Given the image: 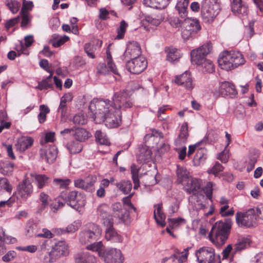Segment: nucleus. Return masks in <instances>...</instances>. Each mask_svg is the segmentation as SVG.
Returning a JSON list of instances; mask_svg holds the SVG:
<instances>
[{"mask_svg": "<svg viewBox=\"0 0 263 263\" xmlns=\"http://www.w3.org/2000/svg\"><path fill=\"white\" fill-rule=\"evenodd\" d=\"M40 112L38 115L37 118L40 123H44L46 120V115L50 111L48 107L45 105H41L40 106Z\"/></svg>", "mask_w": 263, "mask_h": 263, "instance_id": "nucleus-48", "label": "nucleus"}, {"mask_svg": "<svg viewBox=\"0 0 263 263\" xmlns=\"http://www.w3.org/2000/svg\"><path fill=\"white\" fill-rule=\"evenodd\" d=\"M129 216L128 211L126 209H123L119 212L117 213L114 217L119 218L121 221L125 222L128 220Z\"/></svg>", "mask_w": 263, "mask_h": 263, "instance_id": "nucleus-54", "label": "nucleus"}, {"mask_svg": "<svg viewBox=\"0 0 263 263\" xmlns=\"http://www.w3.org/2000/svg\"><path fill=\"white\" fill-rule=\"evenodd\" d=\"M182 26L185 28L182 31V36L187 39L192 35L194 31L197 29V20L196 18H187L182 22Z\"/></svg>", "mask_w": 263, "mask_h": 263, "instance_id": "nucleus-18", "label": "nucleus"}, {"mask_svg": "<svg viewBox=\"0 0 263 263\" xmlns=\"http://www.w3.org/2000/svg\"><path fill=\"white\" fill-rule=\"evenodd\" d=\"M50 197L44 192H41L39 195V200L41 202V204L39 206V211L42 212L46 208H47L49 204V201Z\"/></svg>", "mask_w": 263, "mask_h": 263, "instance_id": "nucleus-43", "label": "nucleus"}, {"mask_svg": "<svg viewBox=\"0 0 263 263\" xmlns=\"http://www.w3.org/2000/svg\"><path fill=\"white\" fill-rule=\"evenodd\" d=\"M30 176L32 178L33 182L39 189H42L47 185L50 181L49 177L45 174L31 173Z\"/></svg>", "mask_w": 263, "mask_h": 263, "instance_id": "nucleus-23", "label": "nucleus"}, {"mask_svg": "<svg viewBox=\"0 0 263 263\" xmlns=\"http://www.w3.org/2000/svg\"><path fill=\"white\" fill-rule=\"evenodd\" d=\"M115 185L124 194H129L132 189V183L129 180H122L116 183Z\"/></svg>", "mask_w": 263, "mask_h": 263, "instance_id": "nucleus-31", "label": "nucleus"}, {"mask_svg": "<svg viewBox=\"0 0 263 263\" xmlns=\"http://www.w3.org/2000/svg\"><path fill=\"white\" fill-rule=\"evenodd\" d=\"M71 183L69 179L55 178L53 180V184L61 189H66Z\"/></svg>", "mask_w": 263, "mask_h": 263, "instance_id": "nucleus-49", "label": "nucleus"}, {"mask_svg": "<svg viewBox=\"0 0 263 263\" xmlns=\"http://www.w3.org/2000/svg\"><path fill=\"white\" fill-rule=\"evenodd\" d=\"M219 11L218 0H204L201 8V15L205 22H212Z\"/></svg>", "mask_w": 263, "mask_h": 263, "instance_id": "nucleus-7", "label": "nucleus"}, {"mask_svg": "<svg viewBox=\"0 0 263 263\" xmlns=\"http://www.w3.org/2000/svg\"><path fill=\"white\" fill-rule=\"evenodd\" d=\"M175 254L172 255L171 257L175 258L178 260L179 263H183L187 260V253H184L180 255V253L178 250L176 251Z\"/></svg>", "mask_w": 263, "mask_h": 263, "instance_id": "nucleus-58", "label": "nucleus"}, {"mask_svg": "<svg viewBox=\"0 0 263 263\" xmlns=\"http://www.w3.org/2000/svg\"><path fill=\"white\" fill-rule=\"evenodd\" d=\"M14 166V163L11 162L6 161L3 162V165L0 168V173L4 175L9 176L12 174Z\"/></svg>", "mask_w": 263, "mask_h": 263, "instance_id": "nucleus-39", "label": "nucleus"}, {"mask_svg": "<svg viewBox=\"0 0 263 263\" xmlns=\"http://www.w3.org/2000/svg\"><path fill=\"white\" fill-rule=\"evenodd\" d=\"M53 72H51L49 76L46 79L42 80L39 83L36 88L42 90L43 89H47L53 87V83L52 81V74Z\"/></svg>", "mask_w": 263, "mask_h": 263, "instance_id": "nucleus-40", "label": "nucleus"}, {"mask_svg": "<svg viewBox=\"0 0 263 263\" xmlns=\"http://www.w3.org/2000/svg\"><path fill=\"white\" fill-rule=\"evenodd\" d=\"M104 226L106 227L105 237L108 241L112 242H121L122 237L119 235L114 228V222L106 220L104 222Z\"/></svg>", "mask_w": 263, "mask_h": 263, "instance_id": "nucleus-15", "label": "nucleus"}, {"mask_svg": "<svg viewBox=\"0 0 263 263\" xmlns=\"http://www.w3.org/2000/svg\"><path fill=\"white\" fill-rule=\"evenodd\" d=\"M102 257L105 263H123V255L120 250L116 248H107L104 250Z\"/></svg>", "mask_w": 263, "mask_h": 263, "instance_id": "nucleus-11", "label": "nucleus"}, {"mask_svg": "<svg viewBox=\"0 0 263 263\" xmlns=\"http://www.w3.org/2000/svg\"><path fill=\"white\" fill-rule=\"evenodd\" d=\"M89 108L93 112L96 123L105 122V125L110 128L118 127L121 124V110L116 109L108 100L93 99Z\"/></svg>", "mask_w": 263, "mask_h": 263, "instance_id": "nucleus-1", "label": "nucleus"}, {"mask_svg": "<svg viewBox=\"0 0 263 263\" xmlns=\"http://www.w3.org/2000/svg\"><path fill=\"white\" fill-rule=\"evenodd\" d=\"M231 10L234 13L247 14V8L242 5V0H233Z\"/></svg>", "mask_w": 263, "mask_h": 263, "instance_id": "nucleus-33", "label": "nucleus"}, {"mask_svg": "<svg viewBox=\"0 0 263 263\" xmlns=\"http://www.w3.org/2000/svg\"><path fill=\"white\" fill-rule=\"evenodd\" d=\"M69 40V37L67 35L60 36L58 35L54 34L51 40V43L54 47H59L64 44Z\"/></svg>", "mask_w": 263, "mask_h": 263, "instance_id": "nucleus-41", "label": "nucleus"}, {"mask_svg": "<svg viewBox=\"0 0 263 263\" xmlns=\"http://www.w3.org/2000/svg\"><path fill=\"white\" fill-rule=\"evenodd\" d=\"M102 233L100 227L95 223L88 224L85 229L79 234L80 242L82 244H87L98 240Z\"/></svg>", "mask_w": 263, "mask_h": 263, "instance_id": "nucleus-5", "label": "nucleus"}, {"mask_svg": "<svg viewBox=\"0 0 263 263\" xmlns=\"http://www.w3.org/2000/svg\"><path fill=\"white\" fill-rule=\"evenodd\" d=\"M198 211L201 215L208 216L213 213L214 209L212 205H210L208 203H200L198 204Z\"/></svg>", "mask_w": 263, "mask_h": 263, "instance_id": "nucleus-37", "label": "nucleus"}, {"mask_svg": "<svg viewBox=\"0 0 263 263\" xmlns=\"http://www.w3.org/2000/svg\"><path fill=\"white\" fill-rule=\"evenodd\" d=\"M198 71L203 74L212 73L215 71V66L211 60L198 58Z\"/></svg>", "mask_w": 263, "mask_h": 263, "instance_id": "nucleus-20", "label": "nucleus"}, {"mask_svg": "<svg viewBox=\"0 0 263 263\" xmlns=\"http://www.w3.org/2000/svg\"><path fill=\"white\" fill-rule=\"evenodd\" d=\"M189 136L187 126L186 123L183 124L181 126L180 134L176 140V145H180L185 143Z\"/></svg>", "mask_w": 263, "mask_h": 263, "instance_id": "nucleus-32", "label": "nucleus"}, {"mask_svg": "<svg viewBox=\"0 0 263 263\" xmlns=\"http://www.w3.org/2000/svg\"><path fill=\"white\" fill-rule=\"evenodd\" d=\"M198 263H215L214 249L203 247L198 250Z\"/></svg>", "mask_w": 263, "mask_h": 263, "instance_id": "nucleus-16", "label": "nucleus"}, {"mask_svg": "<svg viewBox=\"0 0 263 263\" xmlns=\"http://www.w3.org/2000/svg\"><path fill=\"white\" fill-rule=\"evenodd\" d=\"M22 15V22L21 26L22 27H26L30 23L32 16L29 12L21 13Z\"/></svg>", "mask_w": 263, "mask_h": 263, "instance_id": "nucleus-55", "label": "nucleus"}, {"mask_svg": "<svg viewBox=\"0 0 263 263\" xmlns=\"http://www.w3.org/2000/svg\"><path fill=\"white\" fill-rule=\"evenodd\" d=\"M12 186L10 184L8 180L6 178H0V190H4L7 192L12 191Z\"/></svg>", "mask_w": 263, "mask_h": 263, "instance_id": "nucleus-53", "label": "nucleus"}, {"mask_svg": "<svg viewBox=\"0 0 263 263\" xmlns=\"http://www.w3.org/2000/svg\"><path fill=\"white\" fill-rule=\"evenodd\" d=\"M154 207L156 208L154 211V218L158 224L164 227L165 225V216L162 212V204L161 203L155 204Z\"/></svg>", "mask_w": 263, "mask_h": 263, "instance_id": "nucleus-30", "label": "nucleus"}, {"mask_svg": "<svg viewBox=\"0 0 263 263\" xmlns=\"http://www.w3.org/2000/svg\"><path fill=\"white\" fill-rule=\"evenodd\" d=\"M175 82L177 85H182L187 89H191L193 87L191 74L187 71L180 76H176Z\"/></svg>", "mask_w": 263, "mask_h": 263, "instance_id": "nucleus-24", "label": "nucleus"}, {"mask_svg": "<svg viewBox=\"0 0 263 263\" xmlns=\"http://www.w3.org/2000/svg\"><path fill=\"white\" fill-rule=\"evenodd\" d=\"M246 60L243 55L236 51H224L219 55V66L226 71L231 70L243 65Z\"/></svg>", "mask_w": 263, "mask_h": 263, "instance_id": "nucleus-3", "label": "nucleus"}, {"mask_svg": "<svg viewBox=\"0 0 263 263\" xmlns=\"http://www.w3.org/2000/svg\"><path fill=\"white\" fill-rule=\"evenodd\" d=\"M141 50L140 46L138 43L135 41L129 42L127 44L123 57L125 60L141 57Z\"/></svg>", "mask_w": 263, "mask_h": 263, "instance_id": "nucleus-17", "label": "nucleus"}, {"mask_svg": "<svg viewBox=\"0 0 263 263\" xmlns=\"http://www.w3.org/2000/svg\"><path fill=\"white\" fill-rule=\"evenodd\" d=\"M237 91L233 83L228 81H224L220 83L219 91H215L214 92V96L215 97L221 96L234 98L237 96Z\"/></svg>", "mask_w": 263, "mask_h": 263, "instance_id": "nucleus-13", "label": "nucleus"}, {"mask_svg": "<svg viewBox=\"0 0 263 263\" xmlns=\"http://www.w3.org/2000/svg\"><path fill=\"white\" fill-rule=\"evenodd\" d=\"M95 137L96 142L100 144L105 145H109L110 144V141L108 137L101 130H97L96 132Z\"/></svg>", "mask_w": 263, "mask_h": 263, "instance_id": "nucleus-34", "label": "nucleus"}, {"mask_svg": "<svg viewBox=\"0 0 263 263\" xmlns=\"http://www.w3.org/2000/svg\"><path fill=\"white\" fill-rule=\"evenodd\" d=\"M97 181V177L89 175L84 179H78L74 180V184L76 187L81 189L89 192L95 191L94 184Z\"/></svg>", "mask_w": 263, "mask_h": 263, "instance_id": "nucleus-14", "label": "nucleus"}, {"mask_svg": "<svg viewBox=\"0 0 263 263\" xmlns=\"http://www.w3.org/2000/svg\"><path fill=\"white\" fill-rule=\"evenodd\" d=\"M206 195V200L212 202L213 183L211 182H207L206 185L202 189Z\"/></svg>", "mask_w": 263, "mask_h": 263, "instance_id": "nucleus-50", "label": "nucleus"}, {"mask_svg": "<svg viewBox=\"0 0 263 263\" xmlns=\"http://www.w3.org/2000/svg\"><path fill=\"white\" fill-rule=\"evenodd\" d=\"M207 158V151L205 149L198 148V162L203 163Z\"/></svg>", "mask_w": 263, "mask_h": 263, "instance_id": "nucleus-61", "label": "nucleus"}, {"mask_svg": "<svg viewBox=\"0 0 263 263\" xmlns=\"http://www.w3.org/2000/svg\"><path fill=\"white\" fill-rule=\"evenodd\" d=\"M178 181L180 183L184 185L185 190L189 193L192 194L195 197L197 191V180L196 179H193L189 176V172L187 170L183 167H179L176 171Z\"/></svg>", "mask_w": 263, "mask_h": 263, "instance_id": "nucleus-4", "label": "nucleus"}, {"mask_svg": "<svg viewBox=\"0 0 263 263\" xmlns=\"http://www.w3.org/2000/svg\"><path fill=\"white\" fill-rule=\"evenodd\" d=\"M33 139L29 137H22L15 144L16 150L23 152L30 147L33 143Z\"/></svg>", "mask_w": 263, "mask_h": 263, "instance_id": "nucleus-25", "label": "nucleus"}, {"mask_svg": "<svg viewBox=\"0 0 263 263\" xmlns=\"http://www.w3.org/2000/svg\"><path fill=\"white\" fill-rule=\"evenodd\" d=\"M128 27V24L124 20L121 21L120 26L117 29L118 34L116 36L117 39H122L124 37L126 29Z\"/></svg>", "mask_w": 263, "mask_h": 263, "instance_id": "nucleus-51", "label": "nucleus"}, {"mask_svg": "<svg viewBox=\"0 0 263 263\" xmlns=\"http://www.w3.org/2000/svg\"><path fill=\"white\" fill-rule=\"evenodd\" d=\"M36 237L51 238L53 237V234L49 230L43 229L42 232L39 234H35Z\"/></svg>", "mask_w": 263, "mask_h": 263, "instance_id": "nucleus-62", "label": "nucleus"}, {"mask_svg": "<svg viewBox=\"0 0 263 263\" xmlns=\"http://www.w3.org/2000/svg\"><path fill=\"white\" fill-rule=\"evenodd\" d=\"M75 139L79 142H84L89 137V133L84 128H77L74 133Z\"/></svg>", "mask_w": 263, "mask_h": 263, "instance_id": "nucleus-38", "label": "nucleus"}, {"mask_svg": "<svg viewBox=\"0 0 263 263\" xmlns=\"http://www.w3.org/2000/svg\"><path fill=\"white\" fill-rule=\"evenodd\" d=\"M109 208L107 204L102 203L97 209L98 214L101 217L103 224L106 220L113 221V219L109 213Z\"/></svg>", "mask_w": 263, "mask_h": 263, "instance_id": "nucleus-29", "label": "nucleus"}, {"mask_svg": "<svg viewBox=\"0 0 263 263\" xmlns=\"http://www.w3.org/2000/svg\"><path fill=\"white\" fill-rule=\"evenodd\" d=\"M147 64V61L144 57H138L128 61L126 64V67L130 73L139 74L146 68Z\"/></svg>", "mask_w": 263, "mask_h": 263, "instance_id": "nucleus-10", "label": "nucleus"}, {"mask_svg": "<svg viewBox=\"0 0 263 263\" xmlns=\"http://www.w3.org/2000/svg\"><path fill=\"white\" fill-rule=\"evenodd\" d=\"M250 245V240L246 238L238 239L237 243L235 245L233 249L234 253L245 249L248 246Z\"/></svg>", "mask_w": 263, "mask_h": 263, "instance_id": "nucleus-35", "label": "nucleus"}, {"mask_svg": "<svg viewBox=\"0 0 263 263\" xmlns=\"http://www.w3.org/2000/svg\"><path fill=\"white\" fill-rule=\"evenodd\" d=\"M40 154L41 157L47 162L52 163L57 157L58 151L54 146L51 145L41 148L40 151Z\"/></svg>", "mask_w": 263, "mask_h": 263, "instance_id": "nucleus-19", "label": "nucleus"}, {"mask_svg": "<svg viewBox=\"0 0 263 263\" xmlns=\"http://www.w3.org/2000/svg\"><path fill=\"white\" fill-rule=\"evenodd\" d=\"M189 4V0H180L176 5V8L179 14L182 16H185L186 11Z\"/></svg>", "mask_w": 263, "mask_h": 263, "instance_id": "nucleus-42", "label": "nucleus"}, {"mask_svg": "<svg viewBox=\"0 0 263 263\" xmlns=\"http://www.w3.org/2000/svg\"><path fill=\"white\" fill-rule=\"evenodd\" d=\"M73 122L76 124L84 125L87 123V120L83 115L77 114L73 117Z\"/></svg>", "mask_w": 263, "mask_h": 263, "instance_id": "nucleus-59", "label": "nucleus"}, {"mask_svg": "<svg viewBox=\"0 0 263 263\" xmlns=\"http://www.w3.org/2000/svg\"><path fill=\"white\" fill-rule=\"evenodd\" d=\"M60 197L68 205L77 210L84 207L86 203L85 196L77 191H71L69 193L63 192L61 193Z\"/></svg>", "mask_w": 263, "mask_h": 263, "instance_id": "nucleus-6", "label": "nucleus"}, {"mask_svg": "<svg viewBox=\"0 0 263 263\" xmlns=\"http://www.w3.org/2000/svg\"><path fill=\"white\" fill-rule=\"evenodd\" d=\"M171 0H144L143 4L151 8L163 9L170 4Z\"/></svg>", "mask_w": 263, "mask_h": 263, "instance_id": "nucleus-27", "label": "nucleus"}, {"mask_svg": "<svg viewBox=\"0 0 263 263\" xmlns=\"http://www.w3.org/2000/svg\"><path fill=\"white\" fill-rule=\"evenodd\" d=\"M223 166L218 162H216L213 167L208 171V173L209 174H213L216 175L219 173L223 171Z\"/></svg>", "mask_w": 263, "mask_h": 263, "instance_id": "nucleus-56", "label": "nucleus"}, {"mask_svg": "<svg viewBox=\"0 0 263 263\" xmlns=\"http://www.w3.org/2000/svg\"><path fill=\"white\" fill-rule=\"evenodd\" d=\"M229 151L227 150V148L225 149L218 154L217 158L221 162L226 163H227L229 159Z\"/></svg>", "mask_w": 263, "mask_h": 263, "instance_id": "nucleus-57", "label": "nucleus"}, {"mask_svg": "<svg viewBox=\"0 0 263 263\" xmlns=\"http://www.w3.org/2000/svg\"><path fill=\"white\" fill-rule=\"evenodd\" d=\"M102 44V41L97 39H93L90 42L85 44L84 50L89 58L94 59L95 58L94 54L95 51L101 48Z\"/></svg>", "mask_w": 263, "mask_h": 263, "instance_id": "nucleus-21", "label": "nucleus"}, {"mask_svg": "<svg viewBox=\"0 0 263 263\" xmlns=\"http://www.w3.org/2000/svg\"><path fill=\"white\" fill-rule=\"evenodd\" d=\"M67 148L71 154H76L81 152L82 145L78 142H71L67 144Z\"/></svg>", "mask_w": 263, "mask_h": 263, "instance_id": "nucleus-47", "label": "nucleus"}, {"mask_svg": "<svg viewBox=\"0 0 263 263\" xmlns=\"http://www.w3.org/2000/svg\"><path fill=\"white\" fill-rule=\"evenodd\" d=\"M68 254V246L66 243L64 241H59L52 247V250L49 253V259L46 261L53 262L61 257Z\"/></svg>", "mask_w": 263, "mask_h": 263, "instance_id": "nucleus-12", "label": "nucleus"}, {"mask_svg": "<svg viewBox=\"0 0 263 263\" xmlns=\"http://www.w3.org/2000/svg\"><path fill=\"white\" fill-rule=\"evenodd\" d=\"M134 193L129 194V195L123 198L122 202L124 205L128 206L132 209L135 212L136 211V208L131 202V198L133 196Z\"/></svg>", "mask_w": 263, "mask_h": 263, "instance_id": "nucleus-60", "label": "nucleus"}, {"mask_svg": "<svg viewBox=\"0 0 263 263\" xmlns=\"http://www.w3.org/2000/svg\"><path fill=\"white\" fill-rule=\"evenodd\" d=\"M103 247V245L102 241H99L97 242L91 243L88 245L86 247V249L93 252H98L99 256L102 257V253L103 254L104 251L102 250Z\"/></svg>", "mask_w": 263, "mask_h": 263, "instance_id": "nucleus-46", "label": "nucleus"}, {"mask_svg": "<svg viewBox=\"0 0 263 263\" xmlns=\"http://www.w3.org/2000/svg\"><path fill=\"white\" fill-rule=\"evenodd\" d=\"M73 64L74 66L78 68L85 66L86 62L82 57L77 56L74 58Z\"/></svg>", "mask_w": 263, "mask_h": 263, "instance_id": "nucleus-63", "label": "nucleus"}, {"mask_svg": "<svg viewBox=\"0 0 263 263\" xmlns=\"http://www.w3.org/2000/svg\"><path fill=\"white\" fill-rule=\"evenodd\" d=\"M112 101L110 104L117 109L125 110L132 107L133 105L126 90L116 92L112 98Z\"/></svg>", "mask_w": 263, "mask_h": 263, "instance_id": "nucleus-9", "label": "nucleus"}, {"mask_svg": "<svg viewBox=\"0 0 263 263\" xmlns=\"http://www.w3.org/2000/svg\"><path fill=\"white\" fill-rule=\"evenodd\" d=\"M212 50V45L210 42H208L200 47H198V58H205L209 53H210Z\"/></svg>", "mask_w": 263, "mask_h": 263, "instance_id": "nucleus-36", "label": "nucleus"}, {"mask_svg": "<svg viewBox=\"0 0 263 263\" xmlns=\"http://www.w3.org/2000/svg\"><path fill=\"white\" fill-rule=\"evenodd\" d=\"M231 227L232 222L230 220L217 221L213 226L208 237L216 246L220 247L228 239Z\"/></svg>", "mask_w": 263, "mask_h": 263, "instance_id": "nucleus-2", "label": "nucleus"}, {"mask_svg": "<svg viewBox=\"0 0 263 263\" xmlns=\"http://www.w3.org/2000/svg\"><path fill=\"white\" fill-rule=\"evenodd\" d=\"M106 62L107 66L109 70L114 74H117L118 71L115 65L112 61L111 55L109 51H106Z\"/></svg>", "mask_w": 263, "mask_h": 263, "instance_id": "nucleus-52", "label": "nucleus"}, {"mask_svg": "<svg viewBox=\"0 0 263 263\" xmlns=\"http://www.w3.org/2000/svg\"><path fill=\"white\" fill-rule=\"evenodd\" d=\"M33 7V4L32 2H27L24 0L21 13L28 12V11L31 10Z\"/></svg>", "mask_w": 263, "mask_h": 263, "instance_id": "nucleus-64", "label": "nucleus"}, {"mask_svg": "<svg viewBox=\"0 0 263 263\" xmlns=\"http://www.w3.org/2000/svg\"><path fill=\"white\" fill-rule=\"evenodd\" d=\"M5 5L14 14L17 12L21 4L16 0H6Z\"/></svg>", "mask_w": 263, "mask_h": 263, "instance_id": "nucleus-45", "label": "nucleus"}, {"mask_svg": "<svg viewBox=\"0 0 263 263\" xmlns=\"http://www.w3.org/2000/svg\"><path fill=\"white\" fill-rule=\"evenodd\" d=\"M257 216L254 209H250L246 213L237 212L236 220L239 227L250 228L257 224Z\"/></svg>", "mask_w": 263, "mask_h": 263, "instance_id": "nucleus-8", "label": "nucleus"}, {"mask_svg": "<svg viewBox=\"0 0 263 263\" xmlns=\"http://www.w3.org/2000/svg\"><path fill=\"white\" fill-rule=\"evenodd\" d=\"M18 194L24 199H27L33 193V185L28 180H24L18 186Z\"/></svg>", "mask_w": 263, "mask_h": 263, "instance_id": "nucleus-22", "label": "nucleus"}, {"mask_svg": "<svg viewBox=\"0 0 263 263\" xmlns=\"http://www.w3.org/2000/svg\"><path fill=\"white\" fill-rule=\"evenodd\" d=\"M152 152L147 146H142L139 147L137 155V159L141 163L149 161L151 159Z\"/></svg>", "mask_w": 263, "mask_h": 263, "instance_id": "nucleus-26", "label": "nucleus"}, {"mask_svg": "<svg viewBox=\"0 0 263 263\" xmlns=\"http://www.w3.org/2000/svg\"><path fill=\"white\" fill-rule=\"evenodd\" d=\"M181 57L179 51L176 48H170L168 50L167 60L171 62H174Z\"/></svg>", "mask_w": 263, "mask_h": 263, "instance_id": "nucleus-44", "label": "nucleus"}, {"mask_svg": "<svg viewBox=\"0 0 263 263\" xmlns=\"http://www.w3.org/2000/svg\"><path fill=\"white\" fill-rule=\"evenodd\" d=\"M76 263H96V258L89 252L78 253L75 257Z\"/></svg>", "mask_w": 263, "mask_h": 263, "instance_id": "nucleus-28", "label": "nucleus"}]
</instances>
